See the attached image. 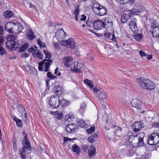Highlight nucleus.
I'll return each mask as SVG.
<instances>
[{"label": "nucleus", "instance_id": "f257e3e1", "mask_svg": "<svg viewBox=\"0 0 159 159\" xmlns=\"http://www.w3.org/2000/svg\"><path fill=\"white\" fill-rule=\"evenodd\" d=\"M16 38V35L11 34L6 36L7 41L6 43V46L8 48L12 50L15 51L18 49V51L20 52V45L19 43L14 41Z\"/></svg>", "mask_w": 159, "mask_h": 159}, {"label": "nucleus", "instance_id": "f03ea898", "mask_svg": "<svg viewBox=\"0 0 159 159\" xmlns=\"http://www.w3.org/2000/svg\"><path fill=\"white\" fill-rule=\"evenodd\" d=\"M136 82L138 85L143 89L152 90L155 88L154 83L148 79L138 78L136 80Z\"/></svg>", "mask_w": 159, "mask_h": 159}, {"label": "nucleus", "instance_id": "7ed1b4c3", "mask_svg": "<svg viewBox=\"0 0 159 159\" xmlns=\"http://www.w3.org/2000/svg\"><path fill=\"white\" fill-rule=\"evenodd\" d=\"M22 133L25 135L22 141V144L24 147L22 148L21 152H20V155L22 159H25L26 157V150L27 149L28 150L31 151H32L31 146H30L27 134H25V132L23 131Z\"/></svg>", "mask_w": 159, "mask_h": 159}, {"label": "nucleus", "instance_id": "20e7f679", "mask_svg": "<svg viewBox=\"0 0 159 159\" xmlns=\"http://www.w3.org/2000/svg\"><path fill=\"white\" fill-rule=\"evenodd\" d=\"M145 134L144 133H140L135 136L130 135L129 137V140L130 142L133 143L134 142V140H138V142L136 143L138 147H141L143 146L144 144L143 138Z\"/></svg>", "mask_w": 159, "mask_h": 159}, {"label": "nucleus", "instance_id": "39448f33", "mask_svg": "<svg viewBox=\"0 0 159 159\" xmlns=\"http://www.w3.org/2000/svg\"><path fill=\"white\" fill-rule=\"evenodd\" d=\"M115 121L112 119H108L106 120L105 124V128L107 130L112 128H115L116 131L115 132L116 134L118 136L121 135L122 129L118 126L115 125Z\"/></svg>", "mask_w": 159, "mask_h": 159}, {"label": "nucleus", "instance_id": "423d86ee", "mask_svg": "<svg viewBox=\"0 0 159 159\" xmlns=\"http://www.w3.org/2000/svg\"><path fill=\"white\" fill-rule=\"evenodd\" d=\"M131 104L132 107L131 109L134 112L140 113L144 112L142 109L141 102L139 99L137 98L133 99L131 102Z\"/></svg>", "mask_w": 159, "mask_h": 159}, {"label": "nucleus", "instance_id": "0eeeda50", "mask_svg": "<svg viewBox=\"0 0 159 159\" xmlns=\"http://www.w3.org/2000/svg\"><path fill=\"white\" fill-rule=\"evenodd\" d=\"M159 142V136L157 133L152 134L149 137L148 143L150 145H155L157 144Z\"/></svg>", "mask_w": 159, "mask_h": 159}, {"label": "nucleus", "instance_id": "6e6552de", "mask_svg": "<svg viewBox=\"0 0 159 159\" xmlns=\"http://www.w3.org/2000/svg\"><path fill=\"white\" fill-rule=\"evenodd\" d=\"M60 98L57 95L53 96L49 101V104L53 108H57L60 106Z\"/></svg>", "mask_w": 159, "mask_h": 159}, {"label": "nucleus", "instance_id": "1a4fd4ad", "mask_svg": "<svg viewBox=\"0 0 159 159\" xmlns=\"http://www.w3.org/2000/svg\"><path fill=\"white\" fill-rule=\"evenodd\" d=\"M66 32L62 29L57 30L55 34V37L58 41L62 40L65 38Z\"/></svg>", "mask_w": 159, "mask_h": 159}, {"label": "nucleus", "instance_id": "9d476101", "mask_svg": "<svg viewBox=\"0 0 159 159\" xmlns=\"http://www.w3.org/2000/svg\"><path fill=\"white\" fill-rule=\"evenodd\" d=\"M83 65L80 63L77 62H75L74 63V66L71 67L70 68V71L75 72H81L80 69L82 67Z\"/></svg>", "mask_w": 159, "mask_h": 159}, {"label": "nucleus", "instance_id": "9b49d317", "mask_svg": "<svg viewBox=\"0 0 159 159\" xmlns=\"http://www.w3.org/2000/svg\"><path fill=\"white\" fill-rule=\"evenodd\" d=\"M93 25L94 28L98 30H100L105 28V25L103 20H98L95 21Z\"/></svg>", "mask_w": 159, "mask_h": 159}, {"label": "nucleus", "instance_id": "f8f14e48", "mask_svg": "<svg viewBox=\"0 0 159 159\" xmlns=\"http://www.w3.org/2000/svg\"><path fill=\"white\" fill-rule=\"evenodd\" d=\"M144 126L143 123L141 121H139L133 123L132 128L135 132H137Z\"/></svg>", "mask_w": 159, "mask_h": 159}, {"label": "nucleus", "instance_id": "ddd939ff", "mask_svg": "<svg viewBox=\"0 0 159 159\" xmlns=\"http://www.w3.org/2000/svg\"><path fill=\"white\" fill-rule=\"evenodd\" d=\"M112 17L111 16H108L105 17V19L103 20L105 25V28H111L112 26Z\"/></svg>", "mask_w": 159, "mask_h": 159}, {"label": "nucleus", "instance_id": "4468645a", "mask_svg": "<svg viewBox=\"0 0 159 159\" xmlns=\"http://www.w3.org/2000/svg\"><path fill=\"white\" fill-rule=\"evenodd\" d=\"M64 65L67 67H70L73 64V59L70 56H66L63 59Z\"/></svg>", "mask_w": 159, "mask_h": 159}, {"label": "nucleus", "instance_id": "2eb2a0df", "mask_svg": "<svg viewBox=\"0 0 159 159\" xmlns=\"http://www.w3.org/2000/svg\"><path fill=\"white\" fill-rule=\"evenodd\" d=\"M18 25L19 24L17 23L12 22L7 23L5 26V30L10 33H12V26L14 25Z\"/></svg>", "mask_w": 159, "mask_h": 159}, {"label": "nucleus", "instance_id": "dca6fc26", "mask_svg": "<svg viewBox=\"0 0 159 159\" xmlns=\"http://www.w3.org/2000/svg\"><path fill=\"white\" fill-rule=\"evenodd\" d=\"M66 131L69 133L74 132L77 128V126L73 124H68L66 126Z\"/></svg>", "mask_w": 159, "mask_h": 159}, {"label": "nucleus", "instance_id": "f3484780", "mask_svg": "<svg viewBox=\"0 0 159 159\" xmlns=\"http://www.w3.org/2000/svg\"><path fill=\"white\" fill-rule=\"evenodd\" d=\"M43 62V65L44 64V66L45 67V69L44 70V71L47 72L49 70V68L51 65V63L53 62L51 60H47L46 59L43 60L42 61Z\"/></svg>", "mask_w": 159, "mask_h": 159}, {"label": "nucleus", "instance_id": "a211bd4d", "mask_svg": "<svg viewBox=\"0 0 159 159\" xmlns=\"http://www.w3.org/2000/svg\"><path fill=\"white\" fill-rule=\"evenodd\" d=\"M26 36L28 39L31 40L34 39L35 37L34 34L31 29L29 28L26 34Z\"/></svg>", "mask_w": 159, "mask_h": 159}, {"label": "nucleus", "instance_id": "6ab92c4d", "mask_svg": "<svg viewBox=\"0 0 159 159\" xmlns=\"http://www.w3.org/2000/svg\"><path fill=\"white\" fill-rule=\"evenodd\" d=\"M134 19V20L130 22L129 24V25L132 31L134 32L137 30L138 28L136 23L137 20L135 18Z\"/></svg>", "mask_w": 159, "mask_h": 159}, {"label": "nucleus", "instance_id": "aec40b11", "mask_svg": "<svg viewBox=\"0 0 159 159\" xmlns=\"http://www.w3.org/2000/svg\"><path fill=\"white\" fill-rule=\"evenodd\" d=\"M20 33H24L29 28V26L25 21L20 20Z\"/></svg>", "mask_w": 159, "mask_h": 159}, {"label": "nucleus", "instance_id": "412c9836", "mask_svg": "<svg viewBox=\"0 0 159 159\" xmlns=\"http://www.w3.org/2000/svg\"><path fill=\"white\" fill-rule=\"evenodd\" d=\"M107 96V93L104 91H101L98 93V98L101 102H104V99Z\"/></svg>", "mask_w": 159, "mask_h": 159}, {"label": "nucleus", "instance_id": "4be33fe9", "mask_svg": "<svg viewBox=\"0 0 159 159\" xmlns=\"http://www.w3.org/2000/svg\"><path fill=\"white\" fill-rule=\"evenodd\" d=\"M88 153L90 157H92L95 155L96 148L93 145H91L89 149Z\"/></svg>", "mask_w": 159, "mask_h": 159}, {"label": "nucleus", "instance_id": "5701e85b", "mask_svg": "<svg viewBox=\"0 0 159 159\" xmlns=\"http://www.w3.org/2000/svg\"><path fill=\"white\" fill-rule=\"evenodd\" d=\"M116 2L121 4L129 3L131 6L134 3L135 0H115Z\"/></svg>", "mask_w": 159, "mask_h": 159}, {"label": "nucleus", "instance_id": "b1692460", "mask_svg": "<svg viewBox=\"0 0 159 159\" xmlns=\"http://www.w3.org/2000/svg\"><path fill=\"white\" fill-rule=\"evenodd\" d=\"M102 6L100 5L99 3H95L93 4L92 6L93 10L94 12L96 14L98 12L100 9L101 8V7Z\"/></svg>", "mask_w": 159, "mask_h": 159}, {"label": "nucleus", "instance_id": "393cba45", "mask_svg": "<svg viewBox=\"0 0 159 159\" xmlns=\"http://www.w3.org/2000/svg\"><path fill=\"white\" fill-rule=\"evenodd\" d=\"M76 123L78 126L81 127H84L87 126V124L84 120L82 119H78L76 120Z\"/></svg>", "mask_w": 159, "mask_h": 159}, {"label": "nucleus", "instance_id": "a878e982", "mask_svg": "<svg viewBox=\"0 0 159 159\" xmlns=\"http://www.w3.org/2000/svg\"><path fill=\"white\" fill-rule=\"evenodd\" d=\"M50 113L52 115H54L55 116V117L58 119L61 118L63 117L62 113L58 111H50Z\"/></svg>", "mask_w": 159, "mask_h": 159}, {"label": "nucleus", "instance_id": "bb28decb", "mask_svg": "<svg viewBox=\"0 0 159 159\" xmlns=\"http://www.w3.org/2000/svg\"><path fill=\"white\" fill-rule=\"evenodd\" d=\"M97 138V134H94L91 136H89L88 138V140L89 142L91 143H93L95 142Z\"/></svg>", "mask_w": 159, "mask_h": 159}, {"label": "nucleus", "instance_id": "cd10ccee", "mask_svg": "<svg viewBox=\"0 0 159 159\" xmlns=\"http://www.w3.org/2000/svg\"><path fill=\"white\" fill-rule=\"evenodd\" d=\"M101 7V8L100 9L99 11H98V12L96 14L99 16H103L106 13L107 11V9L106 7H104L102 6Z\"/></svg>", "mask_w": 159, "mask_h": 159}, {"label": "nucleus", "instance_id": "c85d7f7f", "mask_svg": "<svg viewBox=\"0 0 159 159\" xmlns=\"http://www.w3.org/2000/svg\"><path fill=\"white\" fill-rule=\"evenodd\" d=\"M67 46L71 49H74L76 47V43L73 39H69Z\"/></svg>", "mask_w": 159, "mask_h": 159}, {"label": "nucleus", "instance_id": "c756f323", "mask_svg": "<svg viewBox=\"0 0 159 159\" xmlns=\"http://www.w3.org/2000/svg\"><path fill=\"white\" fill-rule=\"evenodd\" d=\"M3 15L5 18H9L12 16L13 13L11 11L7 10L3 12Z\"/></svg>", "mask_w": 159, "mask_h": 159}, {"label": "nucleus", "instance_id": "7c9ffc66", "mask_svg": "<svg viewBox=\"0 0 159 159\" xmlns=\"http://www.w3.org/2000/svg\"><path fill=\"white\" fill-rule=\"evenodd\" d=\"M152 36L154 38L159 36V27H156L152 31Z\"/></svg>", "mask_w": 159, "mask_h": 159}, {"label": "nucleus", "instance_id": "2f4dec72", "mask_svg": "<svg viewBox=\"0 0 159 159\" xmlns=\"http://www.w3.org/2000/svg\"><path fill=\"white\" fill-rule=\"evenodd\" d=\"M72 149L74 152H76L78 155L80 154V151L79 147L75 144L72 146Z\"/></svg>", "mask_w": 159, "mask_h": 159}, {"label": "nucleus", "instance_id": "473e14b6", "mask_svg": "<svg viewBox=\"0 0 159 159\" xmlns=\"http://www.w3.org/2000/svg\"><path fill=\"white\" fill-rule=\"evenodd\" d=\"M86 104L84 102L81 104L80 108L79 111L80 114L83 115L85 111L86 110Z\"/></svg>", "mask_w": 159, "mask_h": 159}, {"label": "nucleus", "instance_id": "72a5a7b5", "mask_svg": "<svg viewBox=\"0 0 159 159\" xmlns=\"http://www.w3.org/2000/svg\"><path fill=\"white\" fill-rule=\"evenodd\" d=\"M33 56L34 57L40 59H42L43 58V54L40 52L39 50H37V52L34 53L33 54Z\"/></svg>", "mask_w": 159, "mask_h": 159}, {"label": "nucleus", "instance_id": "f704fd0d", "mask_svg": "<svg viewBox=\"0 0 159 159\" xmlns=\"http://www.w3.org/2000/svg\"><path fill=\"white\" fill-rule=\"evenodd\" d=\"M84 82L86 85L88 86L90 88H93L94 85L92 81L88 80L86 79L84 80Z\"/></svg>", "mask_w": 159, "mask_h": 159}, {"label": "nucleus", "instance_id": "c9c22d12", "mask_svg": "<svg viewBox=\"0 0 159 159\" xmlns=\"http://www.w3.org/2000/svg\"><path fill=\"white\" fill-rule=\"evenodd\" d=\"M79 5H77L75 7L74 12L75 19L76 21L78 20V16L79 15Z\"/></svg>", "mask_w": 159, "mask_h": 159}, {"label": "nucleus", "instance_id": "e433bc0d", "mask_svg": "<svg viewBox=\"0 0 159 159\" xmlns=\"http://www.w3.org/2000/svg\"><path fill=\"white\" fill-rule=\"evenodd\" d=\"M59 103L61 107L66 106L69 104V102L64 99L60 101L59 100Z\"/></svg>", "mask_w": 159, "mask_h": 159}, {"label": "nucleus", "instance_id": "4c0bfd02", "mask_svg": "<svg viewBox=\"0 0 159 159\" xmlns=\"http://www.w3.org/2000/svg\"><path fill=\"white\" fill-rule=\"evenodd\" d=\"M21 108L22 109V116L23 117V120H26L27 119V114L25 110L24 107L22 105H20V109Z\"/></svg>", "mask_w": 159, "mask_h": 159}, {"label": "nucleus", "instance_id": "58836bf2", "mask_svg": "<svg viewBox=\"0 0 159 159\" xmlns=\"http://www.w3.org/2000/svg\"><path fill=\"white\" fill-rule=\"evenodd\" d=\"M29 46V44L26 43L20 47V52H22L26 50Z\"/></svg>", "mask_w": 159, "mask_h": 159}, {"label": "nucleus", "instance_id": "ea45409f", "mask_svg": "<svg viewBox=\"0 0 159 159\" xmlns=\"http://www.w3.org/2000/svg\"><path fill=\"white\" fill-rule=\"evenodd\" d=\"M124 14L127 17L129 18L132 14V11L131 10H129L128 9H125L124 11Z\"/></svg>", "mask_w": 159, "mask_h": 159}, {"label": "nucleus", "instance_id": "a19ab883", "mask_svg": "<svg viewBox=\"0 0 159 159\" xmlns=\"http://www.w3.org/2000/svg\"><path fill=\"white\" fill-rule=\"evenodd\" d=\"M47 75L48 78L53 80H57V77L52 74L50 72H48L47 73Z\"/></svg>", "mask_w": 159, "mask_h": 159}, {"label": "nucleus", "instance_id": "79ce46f5", "mask_svg": "<svg viewBox=\"0 0 159 159\" xmlns=\"http://www.w3.org/2000/svg\"><path fill=\"white\" fill-rule=\"evenodd\" d=\"M37 42L40 48H44L46 47V44L42 41L41 39H39L37 40Z\"/></svg>", "mask_w": 159, "mask_h": 159}, {"label": "nucleus", "instance_id": "37998d69", "mask_svg": "<svg viewBox=\"0 0 159 159\" xmlns=\"http://www.w3.org/2000/svg\"><path fill=\"white\" fill-rule=\"evenodd\" d=\"M142 37V34H135L134 35V38L137 41L141 40Z\"/></svg>", "mask_w": 159, "mask_h": 159}, {"label": "nucleus", "instance_id": "c03bdc74", "mask_svg": "<svg viewBox=\"0 0 159 159\" xmlns=\"http://www.w3.org/2000/svg\"><path fill=\"white\" fill-rule=\"evenodd\" d=\"M158 27H159V25L155 21H152L151 28V29H152V30H153V29H154V28Z\"/></svg>", "mask_w": 159, "mask_h": 159}, {"label": "nucleus", "instance_id": "a18cd8bd", "mask_svg": "<svg viewBox=\"0 0 159 159\" xmlns=\"http://www.w3.org/2000/svg\"><path fill=\"white\" fill-rule=\"evenodd\" d=\"M37 50V47L36 45H34L30 48H29L28 50L29 52H35Z\"/></svg>", "mask_w": 159, "mask_h": 159}, {"label": "nucleus", "instance_id": "49530a36", "mask_svg": "<svg viewBox=\"0 0 159 159\" xmlns=\"http://www.w3.org/2000/svg\"><path fill=\"white\" fill-rule=\"evenodd\" d=\"M58 42H60V44H61L62 46H66L68 45V42L69 41V39H68L67 40L64 41L63 40H62L58 41Z\"/></svg>", "mask_w": 159, "mask_h": 159}, {"label": "nucleus", "instance_id": "de8ad7c7", "mask_svg": "<svg viewBox=\"0 0 159 159\" xmlns=\"http://www.w3.org/2000/svg\"><path fill=\"white\" fill-rule=\"evenodd\" d=\"M129 18V17H127L124 14H123V16L121 17V22L122 23L126 22Z\"/></svg>", "mask_w": 159, "mask_h": 159}, {"label": "nucleus", "instance_id": "09e8293b", "mask_svg": "<svg viewBox=\"0 0 159 159\" xmlns=\"http://www.w3.org/2000/svg\"><path fill=\"white\" fill-rule=\"evenodd\" d=\"M95 130V127L94 126H92L90 128L86 129V132L88 134H90L93 133Z\"/></svg>", "mask_w": 159, "mask_h": 159}, {"label": "nucleus", "instance_id": "8fccbe9b", "mask_svg": "<svg viewBox=\"0 0 159 159\" xmlns=\"http://www.w3.org/2000/svg\"><path fill=\"white\" fill-rule=\"evenodd\" d=\"M54 92L56 93H60L61 92V88L60 86H56L54 88Z\"/></svg>", "mask_w": 159, "mask_h": 159}, {"label": "nucleus", "instance_id": "3c124183", "mask_svg": "<svg viewBox=\"0 0 159 159\" xmlns=\"http://www.w3.org/2000/svg\"><path fill=\"white\" fill-rule=\"evenodd\" d=\"M43 52L46 56V57L48 59H50L51 57V54L47 50H43Z\"/></svg>", "mask_w": 159, "mask_h": 159}, {"label": "nucleus", "instance_id": "603ef678", "mask_svg": "<svg viewBox=\"0 0 159 159\" xmlns=\"http://www.w3.org/2000/svg\"><path fill=\"white\" fill-rule=\"evenodd\" d=\"M6 50L1 45H0V55H3L6 52Z\"/></svg>", "mask_w": 159, "mask_h": 159}, {"label": "nucleus", "instance_id": "864d4df0", "mask_svg": "<svg viewBox=\"0 0 159 159\" xmlns=\"http://www.w3.org/2000/svg\"><path fill=\"white\" fill-rule=\"evenodd\" d=\"M131 11H132V14L133 15H138L139 13V11L138 8H133Z\"/></svg>", "mask_w": 159, "mask_h": 159}, {"label": "nucleus", "instance_id": "5fc2aeb1", "mask_svg": "<svg viewBox=\"0 0 159 159\" xmlns=\"http://www.w3.org/2000/svg\"><path fill=\"white\" fill-rule=\"evenodd\" d=\"M112 34L111 33L109 32H105L104 34V35L105 37L109 39H110V38L111 37V36H112Z\"/></svg>", "mask_w": 159, "mask_h": 159}, {"label": "nucleus", "instance_id": "6e6d98bb", "mask_svg": "<svg viewBox=\"0 0 159 159\" xmlns=\"http://www.w3.org/2000/svg\"><path fill=\"white\" fill-rule=\"evenodd\" d=\"M43 62L42 61L39 63V69L40 71H42L43 70Z\"/></svg>", "mask_w": 159, "mask_h": 159}, {"label": "nucleus", "instance_id": "4d7b16f0", "mask_svg": "<svg viewBox=\"0 0 159 159\" xmlns=\"http://www.w3.org/2000/svg\"><path fill=\"white\" fill-rule=\"evenodd\" d=\"M151 156V154L150 153H146L144 155L143 157L145 159H148Z\"/></svg>", "mask_w": 159, "mask_h": 159}, {"label": "nucleus", "instance_id": "13d9d810", "mask_svg": "<svg viewBox=\"0 0 159 159\" xmlns=\"http://www.w3.org/2000/svg\"><path fill=\"white\" fill-rule=\"evenodd\" d=\"M16 139L15 138V136L14 137V138L13 139V149L15 150H16L17 149V145L16 142Z\"/></svg>", "mask_w": 159, "mask_h": 159}, {"label": "nucleus", "instance_id": "bf43d9fd", "mask_svg": "<svg viewBox=\"0 0 159 159\" xmlns=\"http://www.w3.org/2000/svg\"><path fill=\"white\" fill-rule=\"evenodd\" d=\"M29 56V54L27 53H24L21 54L20 57L22 58H26Z\"/></svg>", "mask_w": 159, "mask_h": 159}, {"label": "nucleus", "instance_id": "052dcab7", "mask_svg": "<svg viewBox=\"0 0 159 159\" xmlns=\"http://www.w3.org/2000/svg\"><path fill=\"white\" fill-rule=\"evenodd\" d=\"M152 127L153 128H158L159 129V123L158 122H153L152 124Z\"/></svg>", "mask_w": 159, "mask_h": 159}, {"label": "nucleus", "instance_id": "680f3d73", "mask_svg": "<svg viewBox=\"0 0 159 159\" xmlns=\"http://www.w3.org/2000/svg\"><path fill=\"white\" fill-rule=\"evenodd\" d=\"M92 89L94 93H97L100 90V89L99 88H97L96 87H94V85L93 86V87L91 88Z\"/></svg>", "mask_w": 159, "mask_h": 159}, {"label": "nucleus", "instance_id": "e2e57ef3", "mask_svg": "<svg viewBox=\"0 0 159 159\" xmlns=\"http://www.w3.org/2000/svg\"><path fill=\"white\" fill-rule=\"evenodd\" d=\"M139 53L141 57L147 56L146 53L140 50L139 52Z\"/></svg>", "mask_w": 159, "mask_h": 159}, {"label": "nucleus", "instance_id": "0e129e2a", "mask_svg": "<svg viewBox=\"0 0 159 159\" xmlns=\"http://www.w3.org/2000/svg\"><path fill=\"white\" fill-rule=\"evenodd\" d=\"M58 68H56L55 70L54 73L56 75H60L61 74L59 71H58Z\"/></svg>", "mask_w": 159, "mask_h": 159}, {"label": "nucleus", "instance_id": "69168bd1", "mask_svg": "<svg viewBox=\"0 0 159 159\" xmlns=\"http://www.w3.org/2000/svg\"><path fill=\"white\" fill-rule=\"evenodd\" d=\"M74 117V115H68L66 116V118L68 120H71L72 118H73Z\"/></svg>", "mask_w": 159, "mask_h": 159}, {"label": "nucleus", "instance_id": "338daca9", "mask_svg": "<svg viewBox=\"0 0 159 159\" xmlns=\"http://www.w3.org/2000/svg\"><path fill=\"white\" fill-rule=\"evenodd\" d=\"M15 121L17 126L19 127H20V120L18 118V120H16Z\"/></svg>", "mask_w": 159, "mask_h": 159}, {"label": "nucleus", "instance_id": "774afa93", "mask_svg": "<svg viewBox=\"0 0 159 159\" xmlns=\"http://www.w3.org/2000/svg\"><path fill=\"white\" fill-rule=\"evenodd\" d=\"M86 18V16L84 15H82L80 20L81 21L85 20Z\"/></svg>", "mask_w": 159, "mask_h": 159}]
</instances>
